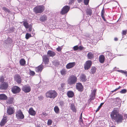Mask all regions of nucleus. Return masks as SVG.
<instances>
[{
  "mask_svg": "<svg viewBox=\"0 0 127 127\" xmlns=\"http://www.w3.org/2000/svg\"><path fill=\"white\" fill-rule=\"evenodd\" d=\"M79 122L83 123V121L82 118L79 119Z\"/></svg>",
  "mask_w": 127,
  "mask_h": 127,
  "instance_id": "54",
  "label": "nucleus"
},
{
  "mask_svg": "<svg viewBox=\"0 0 127 127\" xmlns=\"http://www.w3.org/2000/svg\"><path fill=\"white\" fill-rule=\"evenodd\" d=\"M16 116L18 119H23L24 118V116L21 110H19L16 111Z\"/></svg>",
  "mask_w": 127,
  "mask_h": 127,
  "instance_id": "5",
  "label": "nucleus"
},
{
  "mask_svg": "<svg viewBox=\"0 0 127 127\" xmlns=\"http://www.w3.org/2000/svg\"><path fill=\"white\" fill-rule=\"evenodd\" d=\"M61 74L62 75H64L66 74V71L65 69H62L61 71Z\"/></svg>",
  "mask_w": 127,
  "mask_h": 127,
  "instance_id": "36",
  "label": "nucleus"
},
{
  "mask_svg": "<svg viewBox=\"0 0 127 127\" xmlns=\"http://www.w3.org/2000/svg\"><path fill=\"white\" fill-rule=\"evenodd\" d=\"M115 99H116V100H117L118 99V100H119V98L118 97H117Z\"/></svg>",
  "mask_w": 127,
  "mask_h": 127,
  "instance_id": "61",
  "label": "nucleus"
},
{
  "mask_svg": "<svg viewBox=\"0 0 127 127\" xmlns=\"http://www.w3.org/2000/svg\"><path fill=\"white\" fill-rule=\"evenodd\" d=\"M15 112V109L13 107L10 106L8 107L7 113L9 115H11L13 114Z\"/></svg>",
  "mask_w": 127,
  "mask_h": 127,
  "instance_id": "11",
  "label": "nucleus"
},
{
  "mask_svg": "<svg viewBox=\"0 0 127 127\" xmlns=\"http://www.w3.org/2000/svg\"><path fill=\"white\" fill-rule=\"evenodd\" d=\"M32 25H30L29 27V31L30 32H31L32 31Z\"/></svg>",
  "mask_w": 127,
  "mask_h": 127,
  "instance_id": "52",
  "label": "nucleus"
},
{
  "mask_svg": "<svg viewBox=\"0 0 127 127\" xmlns=\"http://www.w3.org/2000/svg\"><path fill=\"white\" fill-rule=\"evenodd\" d=\"M47 54V56L49 57H53L56 55V53L55 52L51 50H48Z\"/></svg>",
  "mask_w": 127,
  "mask_h": 127,
  "instance_id": "17",
  "label": "nucleus"
},
{
  "mask_svg": "<svg viewBox=\"0 0 127 127\" xmlns=\"http://www.w3.org/2000/svg\"><path fill=\"white\" fill-rule=\"evenodd\" d=\"M32 36L31 34H30L28 33H27L25 35V38L27 39H28L29 38Z\"/></svg>",
  "mask_w": 127,
  "mask_h": 127,
  "instance_id": "35",
  "label": "nucleus"
},
{
  "mask_svg": "<svg viewBox=\"0 0 127 127\" xmlns=\"http://www.w3.org/2000/svg\"><path fill=\"white\" fill-rule=\"evenodd\" d=\"M32 34H33V35H34L35 34L34 33V34L32 33Z\"/></svg>",
  "mask_w": 127,
  "mask_h": 127,
  "instance_id": "64",
  "label": "nucleus"
},
{
  "mask_svg": "<svg viewBox=\"0 0 127 127\" xmlns=\"http://www.w3.org/2000/svg\"><path fill=\"white\" fill-rule=\"evenodd\" d=\"M7 118L6 117H4L0 122V125L1 126H4L7 122Z\"/></svg>",
  "mask_w": 127,
  "mask_h": 127,
  "instance_id": "22",
  "label": "nucleus"
},
{
  "mask_svg": "<svg viewBox=\"0 0 127 127\" xmlns=\"http://www.w3.org/2000/svg\"><path fill=\"white\" fill-rule=\"evenodd\" d=\"M22 90L26 93L30 92L31 90V87L29 85H25L23 86L22 88Z\"/></svg>",
  "mask_w": 127,
  "mask_h": 127,
  "instance_id": "9",
  "label": "nucleus"
},
{
  "mask_svg": "<svg viewBox=\"0 0 127 127\" xmlns=\"http://www.w3.org/2000/svg\"><path fill=\"white\" fill-rule=\"evenodd\" d=\"M54 110L56 114H58L59 113L60 109L57 106H56L55 107Z\"/></svg>",
  "mask_w": 127,
  "mask_h": 127,
  "instance_id": "34",
  "label": "nucleus"
},
{
  "mask_svg": "<svg viewBox=\"0 0 127 127\" xmlns=\"http://www.w3.org/2000/svg\"><path fill=\"white\" fill-rule=\"evenodd\" d=\"M39 100H42L43 98V97L41 95L40 96L38 97Z\"/></svg>",
  "mask_w": 127,
  "mask_h": 127,
  "instance_id": "50",
  "label": "nucleus"
},
{
  "mask_svg": "<svg viewBox=\"0 0 127 127\" xmlns=\"http://www.w3.org/2000/svg\"><path fill=\"white\" fill-rule=\"evenodd\" d=\"M74 0H69V4H72L74 2Z\"/></svg>",
  "mask_w": 127,
  "mask_h": 127,
  "instance_id": "48",
  "label": "nucleus"
},
{
  "mask_svg": "<svg viewBox=\"0 0 127 127\" xmlns=\"http://www.w3.org/2000/svg\"><path fill=\"white\" fill-rule=\"evenodd\" d=\"M70 108L73 112H74L75 113L76 112V109H75V105L74 104L72 103L71 104Z\"/></svg>",
  "mask_w": 127,
  "mask_h": 127,
  "instance_id": "30",
  "label": "nucleus"
},
{
  "mask_svg": "<svg viewBox=\"0 0 127 127\" xmlns=\"http://www.w3.org/2000/svg\"><path fill=\"white\" fill-rule=\"evenodd\" d=\"M21 91V89L19 87L14 86L11 88V91L13 93L16 94L19 93Z\"/></svg>",
  "mask_w": 127,
  "mask_h": 127,
  "instance_id": "8",
  "label": "nucleus"
},
{
  "mask_svg": "<svg viewBox=\"0 0 127 127\" xmlns=\"http://www.w3.org/2000/svg\"><path fill=\"white\" fill-rule=\"evenodd\" d=\"M14 98L12 97L10 98L7 100V103L8 104H12L13 103Z\"/></svg>",
  "mask_w": 127,
  "mask_h": 127,
  "instance_id": "27",
  "label": "nucleus"
},
{
  "mask_svg": "<svg viewBox=\"0 0 127 127\" xmlns=\"http://www.w3.org/2000/svg\"><path fill=\"white\" fill-rule=\"evenodd\" d=\"M14 80L19 84H20L22 82L21 77L19 74L15 75L14 77Z\"/></svg>",
  "mask_w": 127,
  "mask_h": 127,
  "instance_id": "10",
  "label": "nucleus"
},
{
  "mask_svg": "<svg viewBox=\"0 0 127 127\" xmlns=\"http://www.w3.org/2000/svg\"><path fill=\"white\" fill-rule=\"evenodd\" d=\"M127 33V30H123L122 32V35H126Z\"/></svg>",
  "mask_w": 127,
  "mask_h": 127,
  "instance_id": "41",
  "label": "nucleus"
},
{
  "mask_svg": "<svg viewBox=\"0 0 127 127\" xmlns=\"http://www.w3.org/2000/svg\"><path fill=\"white\" fill-rule=\"evenodd\" d=\"M77 1L78 2L80 3L82 1V0H77Z\"/></svg>",
  "mask_w": 127,
  "mask_h": 127,
  "instance_id": "59",
  "label": "nucleus"
},
{
  "mask_svg": "<svg viewBox=\"0 0 127 127\" xmlns=\"http://www.w3.org/2000/svg\"><path fill=\"white\" fill-rule=\"evenodd\" d=\"M45 10V7L43 5H38L35 7L33 11L36 14L41 13Z\"/></svg>",
  "mask_w": 127,
  "mask_h": 127,
  "instance_id": "4",
  "label": "nucleus"
},
{
  "mask_svg": "<svg viewBox=\"0 0 127 127\" xmlns=\"http://www.w3.org/2000/svg\"><path fill=\"white\" fill-rule=\"evenodd\" d=\"M96 68L95 67H92L91 70V72L92 74H94L96 71Z\"/></svg>",
  "mask_w": 127,
  "mask_h": 127,
  "instance_id": "33",
  "label": "nucleus"
},
{
  "mask_svg": "<svg viewBox=\"0 0 127 127\" xmlns=\"http://www.w3.org/2000/svg\"><path fill=\"white\" fill-rule=\"evenodd\" d=\"M60 104L61 106H63L64 105V103L63 102H60Z\"/></svg>",
  "mask_w": 127,
  "mask_h": 127,
  "instance_id": "53",
  "label": "nucleus"
},
{
  "mask_svg": "<svg viewBox=\"0 0 127 127\" xmlns=\"http://www.w3.org/2000/svg\"><path fill=\"white\" fill-rule=\"evenodd\" d=\"M2 9L4 11L6 12H8L9 13L10 12L9 10V9H7L6 7H2Z\"/></svg>",
  "mask_w": 127,
  "mask_h": 127,
  "instance_id": "38",
  "label": "nucleus"
},
{
  "mask_svg": "<svg viewBox=\"0 0 127 127\" xmlns=\"http://www.w3.org/2000/svg\"><path fill=\"white\" fill-rule=\"evenodd\" d=\"M7 98V96L5 94H0V100H6Z\"/></svg>",
  "mask_w": 127,
  "mask_h": 127,
  "instance_id": "26",
  "label": "nucleus"
},
{
  "mask_svg": "<svg viewBox=\"0 0 127 127\" xmlns=\"http://www.w3.org/2000/svg\"><path fill=\"white\" fill-rule=\"evenodd\" d=\"M104 104V102L103 103H101L100 104V105L98 106V107L96 111V112H97L101 108L102 105L103 104Z\"/></svg>",
  "mask_w": 127,
  "mask_h": 127,
  "instance_id": "39",
  "label": "nucleus"
},
{
  "mask_svg": "<svg viewBox=\"0 0 127 127\" xmlns=\"http://www.w3.org/2000/svg\"><path fill=\"white\" fill-rule=\"evenodd\" d=\"M126 76V77H127V72L126 71H124L123 73Z\"/></svg>",
  "mask_w": 127,
  "mask_h": 127,
  "instance_id": "56",
  "label": "nucleus"
},
{
  "mask_svg": "<svg viewBox=\"0 0 127 127\" xmlns=\"http://www.w3.org/2000/svg\"><path fill=\"white\" fill-rule=\"evenodd\" d=\"M4 79L3 76H1L0 78V82H2L4 81Z\"/></svg>",
  "mask_w": 127,
  "mask_h": 127,
  "instance_id": "47",
  "label": "nucleus"
},
{
  "mask_svg": "<svg viewBox=\"0 0 127 127\" xmlns=\"http://www.w3.org/2000/svg\"><path fill=\"white\" fill-rule=\"evenodd\" d=\"M73 50L74 51H76L78 50V46L76 45L74 46L73 48Z\"/></svg>",
  "mask_w": 127,
  "mask_h": 127,
  "instance_id": "44",
  "label": "nucleus"
},
{
  "mask_svg": "<svg viewBox=\"0 0 127 127\" xmlns=\"http://www.w3.org/2000/svg\"><path fill=\"white\" fill-rule=\"evenodd\" d=\"M70 7L68 5H65L62 8L60 12L61 14L62 15H64L67 13L69 10Z\"/></svg>",
  "mask_w": 127,
  "mask_h": 127,
  "instance_id": "6",
  "label": "nucleus"
},
{
  "mask_svg": "<svg viewBox=\"0 0 127 127\" xmlns=\"http://www.w3.org/2000/svg\"><path fill=\"white\" fill-rule=\"evenodd\" d=\"M75 65V63L74 62L69 63L68 64L66 65V68L67 69L71 68Z\"/></svg>",
  "mask_w": 127,
  "mask_h": 127,
  "instance_id": "18",
  "label": "nucleus"
},
{
  "mask_svg": "<svg viewBox=\"0 0 127 127\" xmlns=\"http://www.w3.org/2000/svg\"><path fill=\"white\" fill-rule=\"evenodd\" d=\"M58 94L55 90H50L47 91L46 94L47 97L54 98Z\"/></svg>",
  "mask_w": 127,
  "mask_h": 127,
  "instance_id": "3",
  "label": "nucleus"
},
{
  "mask_svg": "<svg viewBox=\"0 0 127 127\" xmlns=\"http://www.w3.org/2000/svg\"><path fill=\"white\" fill-rule=\"evenodd\" d=\"M43 62L45 64H48L49 63V58L46 55H44L42 57Z\"/></svg>",
  "mask_w": 127,
  "mask_h": 127,
  "instance_id": "12",
  "label": "nucleus"
},
{
  "mask_svg": "<svg viewBox=\"0 0 127 127\" xmlns=\"http://www.w3.org/2000/svg\"><path fill=\"white\" fill-rule=\"evenodd\" d=\"M76 88L78 91L80 92H82L84 89V87L82 84L80 82L76 83Z\"/></svg>",
  "mask_w": 127,
  "mask_h": 127,
  "instance_id": "13",
  "label": "nucleus"
},
{
  "mask_svg": "<svg viewBox=\"0 0 127 127\" xmlns=\"http://www.w3.org/2000/svg\"><path fill=\"white\" fill-rule=\"evenodd\" d=\"M28 112L30 115L32 116H35L36 114L35 111L32 107L31 108L29 109Z\"/></svg>",
  "mask_w": 127,
  "mask_h": 127,
  "instance_id": "21",
  "label": "nucleus"
},
{
  "mask_svg": "<svg viewBox=\"0 0 127 127\" xmlns=\"http://www.w3.org/2000/svg\"><path fill=\"white\" fill-rule=\"evenodd\" d=\"M62 49V47L60 46H58V47L56 48V50L58 52L61 51Z\"/></svg>",
  "mask_w": 127,
  "mask_h": 127,
  "instance_id": "43",
  "label": "nucleus"
},
{
  "mask_svg": "<svg viewBox=\"0 0 127 127\" xmlns=\"http://www.w3.org/2000/svg\"><path fill=\"white\" fill-rule=\"evenodd\" d=\"M89 0H84V2L85 5H87L88 4Z\"/></svg>",
  "mask_w": 127,
  "mask_h": 127,
  "instance_id": "40",
  "label": "nucleus"
},
{
  "mask_svg": "<svg viewBox=\"0 0 127 127\" xmlns=\"http://www.w3.org/2000/svg\"><path fill=\"white\" fill-rule=\"evenodd\" d=\"M87 57L89 59L91 60L94 58V54L93 52H90L88 53L87 55Z\"/></svg>",
  "mask_w": 127,
  "mask_h": 127,
  "instance_id": "20",
  "label": "nucleus"
},
{
  "mask_svg": "<svg viewBox=\"0 0 127 127\" xmlns=\"http://www.w3.org/2000/svg\"><path fill=\"white\" fill-rule=\"evenodd\" d=\"M121 86H119L117 88H116L114 90L112 91H111V92L112 93H113L114 92H115L116 91H117L118 89H119L121 88Z\"/></svg>",
  "mask_w": 127,
  "mask_h": 127,
  "instance_id": "46",
  "label": "nucleus"
},
{
  "mask_svg": "<svg viewBox=\"0 0 127 127\" xmlns=\"http://www.w3.org/2000/svg\"><path fill=\"white\" fill-rule=\"evenodd\" d=\"M43 114L44 115H46V113H43Z\"/></svg>",
  "mask_w": 127,
  "mask_h": 127,
  "instance_id": "60",
  "label": "nucleus"
},
{
  "mask_svg": "<svg viewBox=\"0 0 127 127\" xmlns=\"http://www.w3.org/2000/svg\"><path fill=\"white\" fill-rule=\"evenodd\" d=\"M52 122V121L51 120H48L47 122V124L49 125H51Z\"/></svg>",
  "mask_w": 127,
  "mask_h": 127,
  "instance_id": "45",
  "label": "nucleus"
},
{
  "mask_svg": "<svg viewBox=\"0 0 127 127\" xmlns=\"http://www.w3.org/2000/svg\"><path fill=\"white\" fill-rule=\"evenodd\" d=\"M82 112L80 116V117L79 119L82 118Z\"/></svg>",
  "mask_w": 127,
  "mask_h": 127,
  "instance_id": "58",
  "label": "nucleus"
},
{
  "mask_svg": "<svg viewBox=\"0 0 127 127\" xmlns=\"http://www.w3.org/2000/svg\"><path fill=\"white\" fill-rule=\"evenodd\" d=\"M99 60L101 63H103L105 61V57L103 55H100L99 57Z\"/></svg>",
  "mask_w": 127,
  "mask_h": 127,
  "instance_id": "25",
  "label": "nucleus"
},
{
  "mask_svg": "<svg viewBox=\"0 0 127 127\" xmlns=\"http://www.w3.org/2000/svg\"><path fill=\"white\" fill-rule=\"evenodd\" d=\"M114 40L116 41H117L118 40V39L117 37H115L114 38Z\"/></svg>",
  "mask_w": 127,
  "mask_h": 127,
  "instance_id": "57",
  "label": "nucleus"
},
{
  "mask_svg": "<svg viewBox=\"0 0 127 127\" xmlns=\"http://www.w3.org/2000/svg\"><path fill=\"white\" fill-rule=\"evenodd\" d=\"M67 95L68 97H73L74 95V92L70 91H68L67 92Z\"/></svg>",
  "mask_w": 127,
  "mask_h": 127,
  "instance_id": "23",
  "label": "nucleus"
},
{
  "mask_svg": "<svg viewBox=\"0 0 127 127\" xmlns=\"http://www.w3.org/2000/svg\"><path fill=\"white\" fill-rule=\"evenodd\" d=\"M96 92V89H94L93 90V92H92L90 95V100H93L95 98Z\"/></svg>",
  "mask_w": 127,
  "mask_h": 127,
  "instance_id": "19",
  "label": "nucleus"
},
{
  "mask_svg": "<svg viewBox=\"0 0 127 127\" xmlns=\"http://www.w3.org/2000/svg\"><path fill=\"white\" fill-rule=\"evenodd\" d=\"M80 79L81 81L85 82L87 80L86 75L84 74H82L80 76Z\"/></svg>",
  "mask_w": 127,
  "mask_h": 127,
  "instance_id": "16",
  "label": "nucleus"
},
{
  "mask_svg": "<svg viewBox=\"0 0 127 127\" xmlns=\"http://www.w3.org/2000/svg\"><path fill=\"white\" fill-rule=\"evenodd\" d=\"M37 127H41L40 126H38Z\"/></svg>",
  "mask_w": 127,
  "mask_h": 127,
  "instance_id": "63",
  "label": "nucleus"
},
{
  "mask_svg": "<svg viewBox=\"0 0 127 127\" xmlns=\"http://www.w3.org/2000/svg\"><path fill=\"white\" fill-rule=\"evenodd\" d=\"M105 13L104 10V8H103L101 12V16L102 17V18L103 19V20L104 21H106L105 17L104 14Z\"/></svg>",
  "mask_w": 127,
  "mask_h": 127,
  "instance_id": "29",
  "label": "nucleus"
},
{
  "mask_svg": "<svg viewBox=\"0 0 127 127\" xmlns=\"http://www.w3.org/2000/svg\"><path fill=\"white\" fill-rule=\"evenodd\" d=\"M77 80V78L76 76L75 75H70L68 78L67 82L68 85H71L75 84Z\"/></svg>",
  "mask_w": 127,
  "mask_h": 127,
  "instance_id": "2",
  "label": "nucleus"
},
{
  "mask_svg": "<svg viewBox=\"0 0 127 127\" xmlns=\"http://www.w3.org/2000/svg\"><path fill=\"white\" fill-rule=\"evenodd\" d=\"M29 74L31 76H33L34 75L35 73L34 71H32L30 69Z\"/></svg>",
  "mask_w": 127,
  "mask_h": 127,
  "instance_id": "37",
  "label": "nucleus"
},
{
  "mask_svg": "<svg viewBox=\"0 0 127 127\" xmlns=\"http://www.w3.org/2000/svg\"><path fill=\"white\" fill-rule=\"evenodd\" d=\"M86 12L87 15L91 16L92 14V10L90 9H87L86 10Z\"/></svg>",
  "mask_w": 127,
  "mask_h": 127,
  "instance_id": "31",
  "label": "nucleus"
},
{
  "mask_svg": "<svg viewBox=\"0 0 127 127\" xmlns=\"http://www.w3.org/2000/svg\"><path fill=\"white\" fill-rule=\"evenodd\" d=\"M40 20L41 22H44L47 20V17L45 15H44L42 16L39 19Z\"/></svg>",
  "mask_w": 127,
  "mask_h": 127,
  "instance_id": "24",
  "label": "nucleus"
},
{
  "mask_svg": "<svg viewBox=\"0 0 127 127\" xmlns=\"http://www.w3.org/2000/svg\"><path fill=\"white\" fill-rule=\"evenodd\" d=\"M20 64L22 66H24L25 65L26 62L24 59H21L20 61Z\"/></svg>",
  "mask_w": 127,
  "mask_h": 127,
  "instance_id": "28",
  "label": "nucleus"
},
{
  "mask_svg": "<svg viewBox=\"0 0 127 127\" xmlns=\"http://www.w3.org/2000/svg\"><path fill=\"white\" fill-rule=\"evenodd\" d=\"M92 62L91 60H88L86 61L84 65V68L85 70H88L91 67Z\"/></svg>",
  "mask_w": 127,
  "mask_h": 127,
  "instance_id": "7",
  "label": "nucleus"
},
{
  "mask_svg": "<svg viewBox=\"0 0 127 127\" xmlns=\"http://www.w3.org/2000/svg\"><path fill=\"white\" fill-rule=\"evenodd\" d=\"M8 84L5 82L2 83L0 85V89L2 90H5L8 87Z\"/></svg>",
  "mask_w": 127,
  "mask_h": 127,
  "instance_id": "14",
  "label": "nucleus"
},
{
  "mask_svg": "<svg viewBox=\"0 0 127 127\" xmlns=\"http://www.w3.org/2000/svg\"><path fill=\"white\" fill-rule=\"evenodd\" d=\"M110 127H115L114 126H113Z\"/></svg>",
  "mask_w": 127,
  "mask_h": 127,
  "instance_id": "62",
  "label": "nucleus"
},
{
  "mask_svg": "<svg viewBox=\"0 0 127 127\" xmlns=\"http://www.w3.org/2000/svg\"><path fill=\"white\" fill-rule=\"evenodd\" d=\"M83 48L84 47L83 46H80L79 47L78 46V50H82L83 49Z\"/></svg>",
  "mask_w": 127,
  "mask_h": 127,
  "instance_id": "51",
  "label": "nucleus"
},
{
  "mask_svg": "<svg viewBox=\"0 0 127 127\" xmlns=\"http://www.w3.org/2000/svg\"><path fill=\"white\" fill-rule=\"evenodd\" d=\"M23 25L26 29H27L29 28L30 25H29L27 21L24 22Z\"/></svg>",
  "mask_w": 127,
  "mask_h": 127,
  "instance_id": "32",
  "label": "nucleus"
},
{
  "mask_svg": "<svg viewBox=\"0 0 127 127\" xmlns=\"http://www.w3.org/2000/svg\"><path fill=\"white\" fill-rule=\"evenodd\" d=\"M119 72H120L122 73H123L124 71L122 70H119L118 71Z\"/></svg>",
  "mask_w": 127,
  "mask_h": 127,
  "instance_id": "55",
  "label": "nucleus"
},
{
  "mask_svg": "<svg viewBox=\"0 0 127 127\" xmlns=\"http://www.w3.org/2000/svg\"><path fill=\"white\" fill-rule=\"evenodd\" d=\"M43 68V66L41 64L38 66L35 67V70L36 72L40 73Z\"/></svg>",
  "mask_w": 127,
  "mask_h": 127,
  "instance_id": "15",
  "label": "nucleus"
},
{
  "mask_svg": "<svg viewBox=\"0 0 127 127\" xmlns=\"http://www.w3.org/2000/svg\"><path fill=\"white\" fill-rule=\"evenodd\" d=\"M65 85V83H62L61 84V88H63L64 87V86Z\"/></svg>",
  "mask_w": 127,
  "mask_h": 127,
  "instance_id": "49",
  "label": "nucleus"
},
{
  "mask_svg": "<svg viewBox=\"0 0 127 127\" xmlns=\"http://www.w3.org/2000/svg\"><path fill=\"white\" fill-rule=\"evenodd\" d=\"M112 111L110 114V117L113 121L117 123H121L124 120L123 116L119 113L118 109L116 108Z\"/></svg>",
  "mask_w": 127,
  "mask_h": 127,
  "instance_id": "1",
  "label": "nucleus"
},
{
  "mask_svg": "<svg viewBox=\"0 0 127 127\" xmlns=\"http://www.w3.org/2000/svg\"><path fill=\"white\" fill-rule=\"evenodd\" d=\"M121 94H125L127 92V90L125 89H123L120 92Z\"/></svg>",
  "mask_w": 127,
  "mask_h": 127,
  "instance_id": "42",
  "label": "nucleus"
}]
</instances>
